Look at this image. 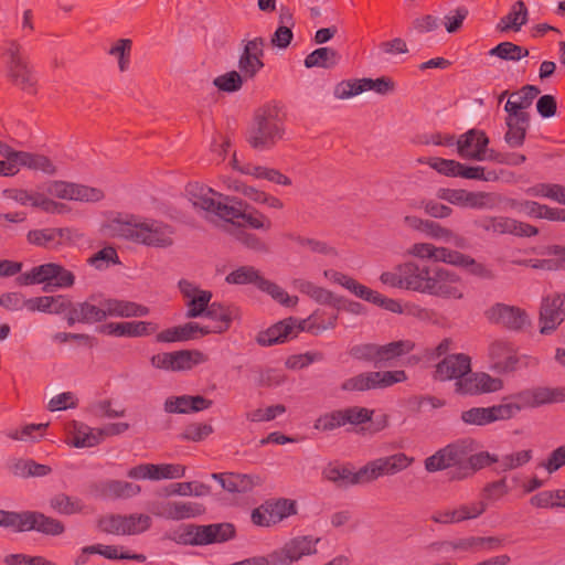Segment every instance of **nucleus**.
I'll list each match as a JSON object with an SVG mask.
<instances>
[{
  "instance_id": "obj_1",
  "label": "nucleus",
  "mask_w": 565,
  "mask_h": 565,
  "mask_svg": "<svg viewBox=\"0 0 565 565\" xmlns=\"http://www.w3.org/2000/svg\"><path fill=\"white\" fill-rule=\"evenodd\" d=\"M564 402L565 386H532L503 396L500 404L463 411L460 418L467 425L486 426L494 422L509 420L524 409Z\"/></svg>"
},
{
  "instance_id": "obj_2",
  "label": "nucleus",
  "mask_w": 565,
  "mask_h": 565,
  "mask_svg": "<svg viewBox=\"0 0 565 565\" xmlns=\"http://www.w3.org/2000/svg\"><path fill=\"white\" fill-rule=\"evenodd\" d=\"M149 308L135 301L105 297L102 294H92L86 300L77 302L67 313L68 326L76 322L96 323L107 318H138L149 315Z\"/></svg>"
},
{
  "instance_id": "obj_3",
  "label": "nucleus",
  "mask_w": 565,
  "mask_h": 565,
  "mask_svg": "<svg viewBox=\"0 0 565 565\" xmlns=\"http://www.w3.org/2000/svg\"><path fill=\"white\" fill-rule=\"evenodd\" d=\"M108 236L122 238L136 244L154 248H168L174 243L175 231L172 225L159 220L114 218L105 226Z\"/></svg>"
},
{
  "instance_id": "obj_4",
  "label": "nucleus",
  "mask_w": 565,
  "mask_h": 565,
  "mask_svg": "<svg viewBox=\"0 0 565 565\" xmlns=\"http://www.w3.org/2000/svg\"><path fill=\"white\" fill-rule=\"evenodd\" d=\"M285 122L277 107L258 109L248 129L246 140L255 150H269L284 138Z\"/></svg>"
},
{
  "instance_id": "obj_5",
  "label": "nucleus",
  "mask_w": 565,
  "mask_h": 565,
  "mask_svg": "<svg viewBox=\"0 0 565 565\" xmlns=\"http://www.w3.org/2000/svg\"><path fill=\"white\" fill-rule=\"evenodd\" d=\"M2 58L7 79L23 93L34 96L38 93V78L22 45L15 40L4 42Z\"/></svg>"
},
{
  "instance_id": "obj_6",
  "label": "nucleus",
  "mask_w": 565,
  "mask_h": 565,
  "mask_svg": "<svg viewBox=\"0 0 565 565\" xmlns=\"http://www.w3.org/2000/svg\"><path fill=\"white\" fill-rule=\"evenodd\" d=\"M471 439H461L438 450L425 460V469L428 472L452 468L451 480L466 479V466H468Z\"/></svg>"
},
{
  "instance_id": "obj_7",
  "label": "nucleus",
  "mask_w": 565,
  "mask_h": 565,
  "mask_svg": "<svg viewBox=\"0 0 565 565\" xmlns=\"http://www.w3.org/2000/svg\"><path fill=\"white\" fill-rule=\"evenodd\" d=\"M20 286L45 284L43 291H52L51 287L67 289L74 286L75 275L57 263H46L32 267L17 277Z\"/></svg>"
},
{
  "instance_id": "obj_8",
  "label": "nucleus",
  "mask_w": 565,
  "mask_h": 565,
  "mask_svg": "<svg viewBox=\"0 0 565 565\" xmlns=\"http://www.w3.org/2000/svg\"><path fill=\"white\" fill-rule=\"evenodd\" d=\"M427 294L446 300H462L467 294V286L456 271L435 266Z\"/></svg>"
},
{
  "instance_id": "obj_9",
  "label": "nucleus",
  "mask_w": 565,
  "mask_h": 565,
  "mask_svg": "<svg viewBox=\"0 0 565 565\" xmlns=\"http://www.w3.org/2000/svg\"><path fill=\"white\" fill-rule=\"evenodd\" d=\"M436 196L450 204L470 209L493 210L502 202V198L499 194L472 192L465 189L440 188L436 192Z\"/></svg>"
},
{
  "instance_id": "obj_10",
  "label": "nucleus",
  "mask_w": 565,
  "mask_h": 565,
  "mask_svg": "<svg viewBox=\"0 0 565 565\" xmlns=\"http://www.w3.org/2000/svg\"><path fill=\"white\" fill-rule=\"evenodd\" d=\"M406 380V373L402 370L364 372L345 380L341 384V390L345 392H364L385 388Z\"/></svg>"
},
{
  "instance_id": "obj_11",
  "label": "nucleus",
  "mask_w": 565,
  "mask_h": 565,
  "mask_svg": "<svg viewBox=\"0 0 565 565\" xmlns=\"http://www.w3.org/2000/svg\"><path fill=\"white\" fill-rule=\"evenodd\" d=\"M234 536L235 527L232 523L190 524L183 534V542L191 545H207L223 543Z\"/></svg>"
},
{
  "instance_id": "obj_12",
  "label": "nucleus",
  "mask_w": 565,
  "mask_h": 565,
  "mask_svg": "<svg viewBox=\"0 0 565 565\" xmlns=\"http://www.w3.org/2000/svg\"><path fill=\"white\" fill-rule=\"evenodd\" d=\"M414 462L413 457L404 452H396L391 456L380 457L369 461L362 467L365 483L377 480L381 477L394 476L406 470Z\"/></svg>"
},
{
  "instance_id": "obj_13",
  "label": "nucleus",
  "mask_w": 565,
  "mask_h": 565,
  "mask_svg": "<svg viewBox=\"0 0 565 565\" xmlns=\"http://www.w3.org/2000/svg\"><path fill=\"white\" fill-rule=\"evenodd\" d=\"M320 539L312 536H297L288 541L281 548L268 554L270 565H290L302 556L317 552L316 545Z\"/></svg>"
},
{
  "instance_id": "obj_14",
  "label": "nucleus",
  "mask_w": 565,
  "mask_h": 565,
  "mask_svg": "<svg viewBox=\"0 0 565 565\" xmlns=\"http://www.w3.org/2000/svg\"><path fill=\"white\" fill-rule=\"evenodd\" d=\"M487 319L510 331H523L531 326V319L526 311L516 306L495 303L486 311Z\"/></svg>"
},
{
  "instance_id": "obj_15",
  "label": "nucleus",
  "mask_w": 565,
  "mask_h": 565,
  "mask_svg": "<svg viewBox=\"0 0 565 565\" xmlns=\"http://www.w3.org/2000/svg\"><path fill=\"white\" fill-rule=\"evenodd\" d=\"M395 83L386 76L376 79L362 78L355 81H342L334 88V96L339 99H347L365 90H374L380 95H386L394 90Z\"/></svg>"
},
{
  "instance_id": "obj_16",
  "label": "nucleus",
  "mask_w": 565,
  "mask_h": 565,
  "mask_svg": "<svg viewBox=\"0 0 565 565\" xmlns=\"http://www.w3.org/2000/svg\"><path fill=\"white\" fill-rule=\"evenodd\" d=\"M565 319V294H551L543 298L540 308V332L551 334Z\"/></svg>"
},
{
  "instance_id": "obj_17",
  "label": "nucleus",
  "mask_w": 565,
  "mask_h": 565,
  "mask_svg": "<svg viewBox=\"0 0 565 565\" xmlns=\"http://www.w3.org/2000/svg\"><path fill=\"white\" fill-rule=\"evenodd\" d=\"M82 237V234L70 227H45L31 230L26 234L29 244L42 248H56Z\"/></svg>"
},
{
  "instance_id": "obj_18",
  "label": "nucleus",
  "mask_w": 565,
  "mask_h": 565,
  "mask_svg": "<svg viewBox=\"0 0 565 565\" xmlns=\"http://www.w3.org/2000/svg\"><path fill=\"white\" fill-rule=\"evenodd\" d=\"M503 387V381L488 373H468L455 382V391L461 395H480L498 392Z\"/></svg>"
},
{
  "instance_id": "obj_19",
  "label": "nucleus",
  "mask_w": 565,
  "mask_h": 565,
  "mask_svg": "<svg viewBox=\"0 0 565 565\" xmlns=\"http://www.w3.org/2000/svg\"><path fill=\"white\" fill-rule=\"evenodd\" d=\"M264 47L265 39L262 36L244 41L243 52L238 58V68L245 79H253L264 67Z\"/></svg>"
},
{
  "instance_id": "obj_20",
  "label": "nucleus",
  "mask_w": 565,
  "mask_h": 565,
  "mask_svg": "<svg viewBox=\"0 0 565 565\" xmlns=\"http://www.w3.org/2000/svg\"><path fill=\"white\" fill-rule=\"evenodd\" d=\"M457 151L463 159L482 161L488 158L489 138L484 131L470 129L462 134L456 141Z\"/></svg>"
},
{
  "instance_id": "obj_21",
  "label": "nucleus",
  "mask_w": 565,
  "mask_h": 565,
  "mask_svg": "<svg viewBox=\"0 0 565 565\" xmlns=\"http://www.w3.org/2000/svg\"><path fill=\"white\" fill-rule=\"evenodd\" d=\"M491 369L497 373L507 374L516 371V349L507 340H494L488 348Z\"/></svg>"
},
{
  "instance_id": "obj_22",
  "label": "nucleus",
  "mask_w": 565,
  "mask_h": 565,
  "mask_svg": "<svg viewBox=\"0 0 565 565\" xmlns=\"http://www.w3.org/2000/svg\"><path fill=\"white\" fill-rule=\"evenodd\" d=\"M140 491L139 484L114 479L98 481L89 487L92 495L104 500L128 499L139 494Z\"/></svg>"
},
{
  "instance_id": "obj_23",
  "label": "nucleus",
  "mask_w": 565,
  "mask_h": 565,
  "mask_svg": "<svg viewBox=\"0 0 565 565\" xmlns=\"http://www.w3.org/2000/svg\"><path fill=\"white\" fill-rule=\"evenodd\" d=\"M38 531L46 535H60L65 531L64 524L40 512L19 513L17 531Z\"/></svg>"
},
{
  "instance_id": "obj_24",
  "label": "nucleus",
  "mask_w": 565,
  "mask_h": 565,
  "mask_svg": "<svg viewBox=\"0 0 565 565\" xmlns=\"http://www.w3.org/2000/svg\"><path fill=\"white\" fill-rule=\"evenodd\" d=\"M471 371V360L467 354L458 353L447 355L437 365L434 379L440 382L461 379Z\"/></svg>"
},
{
  "instance_id": "obj_25",
  "label": "nucleus",
  "mask_w": 565,
  "mask_h": 565,
  "mask_svg": "<svg viewBox=\"0 0 565 565\" xmlns=\"http://www.w3.org/2000/svg\"><path fill=\"white\" fill-rule=\"evenodd\" d=\"M401 270L404 278V289L427 294L434 267L406 262L401 264Z\"/></svg>"
},
{
  "instance_id": "obj_26",
  "label": "nucleus",
  "mask_w": 565,
  "mask_h": 565,
  "mask_svg": "<svg viewBox=\"0 0 565 565\" xmlns=\"http://www.w3.org/2000/svg\"><path fill=\"white\" fill-rule=\"evenodd\" d=\"M299 321L296 318L289 317L284 319L267 330L257 334L256 341L259 345L270 347L278 343H284L290 337H296L298 331Z\"/></svg>"
},
{
  "instance_id": "obj_27",
  "label": "nucleus",
  "mask_w": 565,
  "mask_h": 565,
  "mask_svg": "<svg viewBox=\"0 0 565 565\" xmlns=\"http://www.w3.org/2000/svg\"><path fill=\"white\" fill-rule=\"evenodd\" d=\"M159 326L151 321L110 322L100 328V332L114 337H147L153 334Z\"/></svg>"
},
{
  "instance_id": "obj_28",
  "label": "nucleus",
  "mask_w": 565,
  "mask_h": 565,
  "mask_svg": "<svg viewBox=\"0 0 565 565\" xmlns=\"http://www.w3.org/2000/svg\"><path fill=\"white\" fill-rule=\"evenodd\" d=\"M540 93V88L534 85H525L519 92L511 93L504 105L505 113L530 120V114L526 109L531 107L534 98L537 97Z\"/></svg>"
},
{
  "instance_id": "obj_29",
  "label": "nucleus",
  "mask_w": 565,
  "mask_h": 565,
  "mask_svg": "<svg viewBox=\"0 0 565 565\" xmlns=\"http://www.w3.org/2000/svg\"><path fill=\"white\" fill-rule=\"evenodd\" d=\"M209 333H211L209 327H202L196 322H188L159 332L156 339L158 342L163 343L182 342L196 339Z\"/></svg>"
},
{
  "instance_id": "obj_30",
  "label": "nucleus",
  "mask_w": 565,
  "mask_h": 565,
  "mask_svg": "<svg viewBox=\"0 0 565 565\" xmlns=\"http://www.w3.org/2000/svg\"><path fill=\"white\" fill-rule=\"evenodd\" d=\"M322 477L339 488L365 483L362 468L354 472L348 466L334 463H329L322 470Z\"/></svg>"
},
{
  "instance_id": "obj_31",
  "label": "nucleus",
  "mask_w": 565,
  "mask_h": 565,
  "mask_svg": "<svg viewBox=\"0 0 565 565\" xmlns=\"http://www.w3.org/2000/svg\"><path fill=\"white\" fill-rule=\"evenodd\" d=\"M324 276L335 284L341 285L354 296L373 303L379 300V292L360 284L354 278L332 269L324 270Z\"/></svg>"
},
{
  "instance_id": "obj_32",
  "label": "nucleus",
  "mask_w": 565,
  "mask_h": 565,
  "mask_svg": "<svg viewBox=\"0 0 565 565\" xmlns=\"http://www.w3.org/2000/svg\"><path fill=\"white\" fill-rule=\"evenodd\" d=\"M205 317L215 322V326L210 328L211 332L223 333L230 329L233 320L239 317V311L236 307L213 302Z\"/></svg>"
},
{
  "instance_id": "obj_33",
  "label": "nucleus",
  "mask_w": 565,
  "mask_h": 565,
  "mask_svg": "<svg viewBox=\"0 0 565 565\" xmlns=\"http://www.w3.org/2000/svg\"><path fill=\"white\" fill-rule=\"evenodd\" d=\"M434 552L468 553L482 547L481 536H467L455 540L437 541L429 545Z\"/></svg>"
},
{
  "instance_id": "obj_34",
  "label": "nucleus",
  "mask_w": 565,
  "mask_h": 565,
  "mask_svg": "<svg viewBox=\"0 0 565 565\" xmlns=\"http://www.w3.org/2000/svg\"><path fill=\"white\" fill-rule=\"evenodd\" d=\"M218 201L214 215L221 220L235 224V220H241L245 211L246 202L231 195L217 194Z\"/></svg>"
},
{
  "instance_id": "obj_35",
  "label": "nucleus",
  "mask_w": 565,
  "mask_h": 565,
  "mask_svg": "<svg viewBox=\"0 0 565 565\" xmlns=\"http://www.w3.org/2000/svg\"><path fill=\"white\" fill-rule=\"evenodd\" d=\"M212 478L220 482L221 487L231 493H246L257 484L255 478L239 473H212Z\"/></svg>"
},
{
  "instance_id": "obj_36",
  "label": "nucleus",
  "mask_w": 565,
  "mask_h": 565,
  "mask_svg": "<svg viewBox=\"0 0 565 565\" xmlns=\"http://www.w3.org/2000/svg\"><path fill=\"white\" fill-rule=\"evenodd\" d=\"M338 316L334 312L326 313L324 311H315L307 319L299 321L298 331H307L315 335L333 329L337 324Z\"/></svg>"
},
{
  "instance_id": "obj_37",
  "label": "nucleus",
  "mask_w": 565,
  "mask_h": 565,
  "mask_svg": "<svg viewBox=\"0 0 565 565\" xmlns=\"http://www.w3.org/2000/svg\"><path fill=\"white\" fill-rule=\"evenodd\" d=\"M18 160V168L25 167L34 171H41L45 174L53 175L57 172L54 162L46 156L41 153H32L26 151H19L14 154Z\"/></svg>"
},
{
  "instance_id": "obj_38",
  "label": "nucleus",
  "mask_w": 565,
  "mask_h": 565,
  "mask_svg": "<svg viewBox=\"0 0 565 565\" xmlns=\"http://www.w3.org/2000/svg\"><path fill=\"white\" fill-rule=\"evenodd\" d=\"M529 11L525 3L519 0L513 3L509 13L500 19L497 24V30L500 32H508L510 30L520 31L526 24Z\"/></svg>"
},
{
  "instance_id": "obj_39",
  "label": "nucleus",
  "mask_w": 565,
  "mask_h": 565,
  "mask_svg": "<svg viewBox=\"0 0 565 565\" xmlns=\"http://www.w3.org/2000/svg\"><path fill=\"white\" fill-rule=\"evenodd\" d=\"M505 126L508 130L504 135V141L509 145V147L519 148L523 146L526 131L530 127V120L507 115Z\"/></svg>"
},
{
  "instance_id": "obj_40",
  "label": "nucleus",
  "mask_w": 565,
  "mask_h": 565,
  "mask_svg": "<svg viewBox=\"0 0 565 565\" xmlns=\"http://www.w3.org/2000/svg\"><path fill=\"white\" fill-rule=\"evenodd\" d=\"M189 199L192 203V205L195 209H200L202 211H205L210 214L215 213L216 204L218 201L217 194L218 192H215L211 188L205 186H192L189 191Z\"/></svg>"
},
{
  "instance_id": "obj_41",
  "label": "nucleus",
  "mask_w": 565,
  "mask_h": 565,
  "mask_svg": "<svg viewBox=\"0 0 565 565\" xmlns=\"http://www.w3.org/2000/svg\"><path fill=\"white\" fill-rule=\"evenodd\" d=\"M548 255H555L556 258L547 259H529L524 262V265L530 266L534 269L554 271L565 270V247L559 245H552L547 248Z\"/></svg>"
},
{
  "instance_id": "obj_42",
  "label": "nucleus",
  "mask_w": 565,
  "mask_h": 565,
  "mask_svg": "<svg viewBox=\"0 0 565 565\" xmlns=\"http://www.w3.org/2000/svg\"><path fill=\"white\" fill-rule=\"evenodd\" d=\"M339 62V53L332 47L323 46L308 54L303 63L307 68L321 67L329 70L338 65Z\"/></svg>"
},
{
  "instance_id": "obj_43",
  "label": "nucleus",
  "mask_w": 565,
  "mask_h": 565,
  "mask_svg": "<svg viewBox=\"0 0 565 565\" xmlns=\"http://www.w3.org/2000/svg\"><path fill=\"white\" fill-rule=\"evenodd\" d=\"M264 509L268 512L269 520L274 525L297 513L296 501L285 498L266 501Z\"/></svg>"
},
{
  "instance_id": "obj_44",
  "label": "nucleus",
  "mask_w": 565,
  "mask_h": 565,
  "mask_svg": "<svg viewBox=\"0 0 565 565\" xmlns=\"http://www.w3.org/2000/svg\"><path fill=\"white\" fill-rule=\"evenodd\" d=\"M72 445L76 448L94 447L102 443L98 428H90L84 424H73Z\"/></svg>"
},
{
  "instance_id": "obj_45",
  "label": "nucleus",
  "mask_w": 565,
  "mask_h": 565,
  "mask_svg": "<svg viewBox=\"0 0 565 565\" xmlns=\"http://www.w3.org/2000/svg\"><path fill=\"white\" fill-rule=\"evenodd\" d=\"M50 507L57 513L72 515L82 513L85 504L82 499L65 493H57L50 500Z\"/></svg>"
},
{
  "instance_id": "obj_46",
  "label": "nucleus",
  "mask_w": 565,
  "mask_h": 565,
  "mask_svg": "<svg viewBox=\"0 0 565 565\" xmlns=\"http://www.w3.org/2000/svg\"><path fill=\"white\" fill-rule=\"evenodd\" d=\"M414 348L415 343L411 340H398L383 345L379 344L380 365L412 352Z\"/></svg>"
},
{
  "instance_id": "obj_47",
  "label": "nucleus",
  "mask_w": 565,
  "mask_h": 565,
  "mask_svg": "<svg viewBox=\"0 0 565 565\" xmlns=\"http://www.w3.org/2000/svg\"><path fill=\"white\" fill-rule=\"evenodd\" d=\"M207 355L201 351L181 350L172 352V371L190 370L194 365L205 363Z\"/></svg>"
},
{
  "instance_id": "obj_48",
  "label": "nucleus",
  "mask_w": 565,
  "mask_h": 565,
  "mask_svg": "<svg viewBox=\"0 0 565 565\" xmlns=\"http://www.w3.org/2000/svg\"><path fill=\"white\" fill-rule=\"evenodd\" d=\"M490 56H495L502 61L518 62L529 55V50L521 45L505 41L501 42L489 51Z\"/></svg>"
},
{
  "instance_id": "obj_49",
  "label": "nucleus",
  "mask_w": 565,
  "mask_h": 565,
  "mask_svg": "<svg viewBox=\"0 0 565 565\" xmlns=\"http://www.w3.org/2000/svg\"><path fill=\"white\" fill-rule=\"evenodd\" d=\"M122 535H138L148 531L152 524L150 515L145 513H131L122 515Z\"/></svg>"
},
{
  "instance_id": "obj_50",
  "label": "nucleus",
  "mask_w": 565,
  "mask_h": 565,
  "mask_svg": "<svg viewBox=\"0 0 565 565\" xmlns=\"http://www.w3.org/2000/svg\"><path fill=\"white\" fill-rule=\"evenodd\" d=\"M475 441L471 440L468 466L465 467L466 479L472 477L478 470L499 461L497 456L491 455L488 451L475 452Z\"/></svg>"
},
{
  "instance_id": "obj_51",
  "label": "nucleus",
  "mask_w": 565,
  "mask_h": 565,
  "mask_svg": "<svg viewBox=\"0 0 565 565\" xmlns=\"http://www.w3.org/2000/svg\"><path fill=\"white\" fill-rule=\"evenodd\" d=\"M526 194L546 198L565 204V186L556 183H537L526 189Z\"/></svg>"
},
{
  "instance_id": "obj_52",
  "label": "nucleus",
  "mask_w": 565,
  "mask_h": 565,
  "mask_svg": "<svg viewBox=\"0 0 565 565\" xmlns=\"http://www.w3.org/2000/svg\"><path fill=\"white\" fill-rule=\"evenodd\" d=\"M257 288L269 295L275 301L285 307H294L298 302V297H290L280 286L266 279L265 277L258 281Z\"/></svg>"
},
{
  "instance_id": "obj_53",
  "label": "nucleus",
  "mask_w": 565,
  "mask_h": 565,
  "mask_svg": "<svg viewBox=\"0 0 565 565\" xmlns=\"http://www.w3.org/2000/svg\"><path fill=\"white\" fill-rule=\"evenodd\" d=\"M532 450H520L512 454L503 455L497 461V471L507 472L526 465L532 459Z\"/></svg>"
},
{
  "instance_id": "obj_54",
  "label": "nucleus",
  "mask_w": 565,
  "mask_h": 565,
  "mask_svg": "<svg viewBox=\"0 0 565 565\" xmlns=\"http://www.w3.org/2000/svg\"><path fill=\"white\" fill-rule=\"evenodd\" d=\"M263 276L253 266H241L237 269L231 271L225 280L233 285H247L254 284L258 287V281L262 280Z\"/></svg>"
},
{
  "instance_id": "obj_55",
  "label": "nucleus",
  "mask_w": 565,
  "mask_h": 565,
  "mask_svg": "<svg viewBox=\"0 0 565 565\" xmlns=\"http://www.w3.org/2000/svg\"><path fill=\"white\" fill-rule=\"evenodd\" d=\"M212 299V292L209 290H198V295L189 298L186 302V318H198L206 316Z\"/></svg>"
},
{
  "instance_id": "obj_56",
  "label": "nucleus",
  "mask_w": 565,
  "mask_h": 565,
  "mask_svg": "<svg viewBox=\"0 0 565 565\" xmlns=\"http://www.w3.org/2000/svg\"><path fill=\"white\" fill-rule=\"evenodd\" d=\"M488 509L486 501L462 503L454 508L457 523L473 520L482 515Z\"/></svg>"
},
{
  "instance_id": "obj_57",
  "label": "nucleus",
  "mask_w": 565,
  "mask_h": 565,
  "mask_svg": "<svg viewBox=\"0 0 565 565\" xmlns=\"http://www.w3.org/2000/svg\"><path fill=\"white\" fill-rule=\"evenodd\" d=\"M131 49L132 41L130 39H119L108 51L109 55L117 57L120 72H126L129 68Z\"/></svg>"
},
{
  "instance_id": "obj_58",
  "label": "nucleus",
  "mask_w": 565,
  "mask_h": 565,
  "mask_svg": "<svg viewBox=\"0 0 565 565\" xmlns=\"http://www.w3.org/2000/svg\"><path fill=\"white\" fill-rule=\"evenodd\" d=\"M349 354L359 361L373 363L375 366L380 365V351L376 343H361L353 345L349 350Z\"/></svg>"
},
{
  "instance_id": "obj_59",
  "label": "nucleus",
  "mask_w": 565,
  "mask_h": 565,
  "mask_svg": "<svg viewBox=\"0 0 565 565\" xmlns=\"http://www.w3.org/2000/svg\"><path fill=\"white\" fill-rule=\"evenodd\" d=\"M241 220L244 221V225L253 228V230H264L269 231L271 228V221L264 213L259 212L255 207L250 206L246 203L245 211L241 216Z\"/></svg>"
},
{
  "instance_id": "obj_60",
  "label": "nucleus",
  "mask_w": 565,
  "mask_h": 565,
  "mask_svg": "<svg viewBox=\"0 0 565 565\" xmlns=\"http://www.w3.org/2000/svg\"><path fill=\"white\" fill-rule=\"evenodd\" d=\"M104 198L105 193L102 189L74 182L71 201L96 203Z\"/></svg>"
},
{
  "instance_id": "obj_61",
  "label": "nucleus",
  "mask_w": 565,
  "mask_h": 565,
  "mask_svg": "<svg viewBox=\"0 0 565 565\" xmlns=\"http://www.w3.org/2000/svg\"><path fill=\"white\" fill-rule=\"evenodd\" d=\"M513 218L508 216H486L479 222V226L486 232L495 234H510Z\"/></svg>"
},
{
  "instance_id": "obj_62",
  "label": "nucleus",
  "mask_w": 565,
  "mask_h": 565,
  "mask_svg": "<svg viewBox=\"0 0 565 565\" xmlns=\"http://www.w3.org/2000/svg\"><path fill=\"white\" fill-rule=\"evenodd\" d=\"M458 267L467 269L469 274L481 279L490 280L495 278V274L491 268L466 254H462Z\"/></svg>"
},
{
  "instance_id": "obj_63",
  "label": "nucleus",
  "mask_w": 565,
  "mask_h": 565,
  "mask_svg": "<svg viewBox=\"0 0 565 565\" xmlns=\"http://www.w3.org/2000/svg\"><path fill=\"white\" fill-rule=\"evenodd\" d=\"M185 466L180 463H151L152 480L179 479L185 475Z\"/></svg>"
},
{
  "instance_id": "obj_64",
  "label": "nucleus",
  "mask_w": 565,
  "mask_h": 565,
  "mask_svg": "<svg viewBox=\"0 0 565 565\" xmlns=\"http://www.w3.org/2000/svg\"><path fill=\"white\" fill-rule=\"evenodd\" d=\"M345 426L342 409H335L319 416L313 427L320 431H331L337 428Z\"/></svg>"
}]
</instances>
